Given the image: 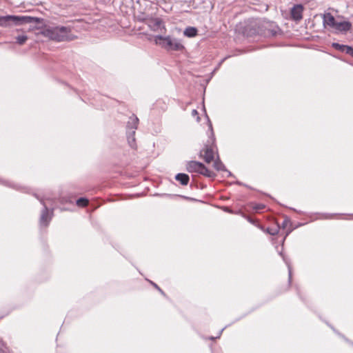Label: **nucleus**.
Here are the masks:
<instances>
[{"label":"nucleus","instance_id":"obj_23","mask_svg":"<svg viewBox=\"0 0 353 353\" xmlns=\"http://www.w3.org/2000/svg\"><path fill=\"white\" fill-rule=\"evenodd\" d=\"M161 24V20L159 19H157L155 20V25L157 26V27H159Z\"/></svg>","mask_w":353,"mask_h":353},{"label":"nucleus","instance_id":"obj_17","mask_svg":"<svg viewBox=\"0 0 353 353\" xmlns=\"http://www.w3.org/2000/svg\"><path fill=\"white\" fill-rule=\"evenodd\" d=\"M27 39L28 37L26 35H19L16 38L17 43L19 45L23 44L27 41Z\"/></svg>","mask_w":353,"mask_h":353},{"label":"nucleus","instance_id":"obj_19","mask_svg":"<svg viewBox=\"0 0 353 353\" xmlns=\"http://www.w3.org/2000/svg\"><path fill=\"white\" fill-rule=\"evenodd\" d=\"M343 52L353 57V48L352 47L346 46Z\"/></svg>","mask_w":353,"mask_h":353},{"label":"nucleus","instance_id":"obj_12","mask_svg":"<svg viewBox=\"0 0 353 353\" xmlns=\"http://www.w3.org/2000/svg\"><path fill=\"white\" fill-rule=\"evenodd\" d=\"M198 30L194 27L189 26L186 28L183 32V34L189 38L194 37L197 35Z\"/></svg>","mask_w":353,"mask_h":353},{"label":"nucleus","instance_id":"obj_5","mask_svg":"<svg viewBox=\"0 0 353 353\" xmlns=\"http://www.w3.org/2000/svg\"><path fill=\"white\" fill-rule=\"evenodd\" d=\"M209 128L211 131L212 137H210L208 141V143L205 145V148L201 151V154L203 155V159L205 161L208 163H210L214 158V143L215 139L214 137V134L212 131V123H209Z\"/></svg>","mask_w":353,"mask_h":353},{"label":"nucleus","instance_id":"obj_3","mask_svg":"<svg viewBox=\"0 0 353 353\" xmlns=\"http://www.w3.org/2000/svg\"><path fill=\"white\" fill-rule=\"evenodd\" d=\"M69 30L65 27H54L46 28L43 34L50 39L63 41L68 39Z\"/></svg>","mask_w":353,"mask_h":353},{"label":"nucleus","instance_id":"obj_8","mask_svg":"<svg viewBox=\"0 0 353 353\" xmlns=\"http://www.w3.org/2000/svg\"><path fill=\"white\" fill-rule=\"evenodd\" d=\"M322 18L324 27L329 26L330 28H332L337 21L334 16L330 12L324 13L322 16Z\"/></svg>","mask_w":353,"mask_h":353},{"label":"nucleus","instance_id":"obj_13","mask_svg":"<svg viewBox=\"0 0 353 353\" xmlns=\"http://www.w3.org/2000/svg\"><path fill=\"white\" fill-rule=\"evenodd\" d=\"M262 230L267 232L268 234L274 236L279 233V228L275 227V228H268L267 229H264L263 227L260 228Z\"/></svg>","mask_w":353,"mask_h":353},{"label":"nucleus","instance_id":"obj_16","mask_svg":"<svg viewBox=\"0 0 353 353\" xmlns=\"http://www.w3.org/2000/svg\"><path fill=\"white\" fill-rule=\"evenodd\" d=\"M88 204V200L85 198H79L77 200V205L80 207H85Z\"/></svg>","mask_w":353,"mask_h":353},{"label":"nucleus","instance_id":"obj_4","mask_svg":"<svg viewBox=\"0 0 353 353\" xmlns=\"http://www.w3.org/2000/svg\"><path fill=\"white\" fill-rule=\"evenodd\" d=\"M186 170L189 172L201 174L208 177H212L214 174L209 170L202 163L196 161H191L187 163Z\"/></svg>","mask_w":353,"mask_h":353},{"label":"nucleus","instance_id":"obj_24","mask_svg":"<svg viewBox=\"0 0 353 353\" xmlns=\"http://www.w3.org/2000/svg\"><path fill=\"white\" fill-rule=\"evenodd\" d=\"M288 224V221L285 220L283 223H282V228H285V226L287 225Z\"/></svg>","mask_w":353,"mask_h":353},{"label":"nucleus","instance_id":"obj_14","mask_svg":"<svg viewBox=\"0 0 353 353\" xmlns=\"http://www.w3.org/2000/svg\"><path fill=\"white\" fill-rule=\"evenodd\" d=\"M127 137H128V141L130 145L132 148H134V146H135V138H134V135H132V131H128L127 132Z\"/></svg>","mask_w":353,"mask_h":353},{"label":"nucleus","instance_id":"obj_20","mask_svg":"<svg viewBox=\"0 0 353 353\" xmlns=\"http://www.w3.org/2000/svg\"><path fill=\"white\" fill-rule=\"evenodd\" d=\"M265 205L263 204H258L256 206L254 207V209L256 211L261 210L265 208Z\"/></svg>","mask_w":353,"mask_h":353},{"label":"nucleus","instance_id":"obj_11","mask_svg":"<svg viewBox=\"0 0 353 353\" xmlns=\"http://www.w3.org/2000/svg\"><path fill=\"white\" fill-rule=\"evenodd\" d=\"M175 179L182 185H187L189 183L190 177L186 174L179 173L175 176Z\"/></svg>","mask_w":353,"mask_h":353},{"label":"nucleus","instance_id":"obj_21","mask_svg":"<svg viewBox=\"0 0 353 353\" xmlns=\"http://www.w3.org/2000/svg\"><path fill=\"white\" fill-rule=\"evenodd\" d=\"M192 115L193 117H196V119H197V121H199L200 118H199V117L198 116V112H197V110H193L192 111Z\"/></svg>","mask_w":353,"mask_h":353},{"label":"nucleus","instance_id":"obj_7","mask_svg":"<svg viewBox=\"0 0 353 353\" xmlns=\"http://www.w3.org/2000/svg\"><path fill=\"white\" fill-rule=\"evenodd\" d=\"M352 23L347 21H337L332 28L336 32L345 33L352 28Z\"/></svg>","mask_w":353,"mask_h":353},{"label":"nucleus","instance_id":"obj_6","mask_svg":"<svg viewBox=\"0 0 353 353\" xmlns=\"http://www.w3.org/2000/svg\"><path fill=\"white\" fill-rule=\"evenodd\" d=\"M304 8L301 4H295L290 10L291 18L296 21H299L303 18V12Z\"/></svg>","mask_w":353,"mask_h":353},{"label":"nucleus","instance_id":"obj_1","mask_svg":"<svg viewBox=\"0 0 353 353\" xmlns=\"http://www.w3.org/2000/svg\"><path fill=\"white\" fill-rule=\"evenodd\" d=\"M154 41L156 44L160 46L167 51L183 52L185 50V46L181 41L171 36L163 37L157 35L154 37Z\"/></svg>","mask_w":353,"mask_h":353},{"label":"nucleus","instance_id":"obj_9","mask_svg":"<svg viewBox=\"0 0 353 353\" xmlns=\"http://www.w3.org/2000/svg\"><path fill=\"white\" fill-rule=\"evenodd\" d=\"M41 203L43 205L44 208L42 210L41 217H40V224L44 226H47L51 219V217H49L48 209L46 204L44 203L43 200H41Z\"/></svg>","mask_w":353,"mask_h":353},{"label":"nucleus","instance_id":"obj_25","mask_svg":"<svg viewBox=\"0 0 353 353\" xmlns=\"http://www.w3.org/2000/svg\"><path fill=\"white\" fill-rule=\"evenodd\" d=\"M288 269H289V280L290 281H291V277H292V272H291V269L290 267H288Z\"/></svg>","mask_w":353,"mask_h":353},{"label":"nucleus","instance_id":"obj_2","mask_svg":"<svg viewBox=\"0 0 353 353\" xmlns=\"http://www.w3.org/2000/svg\"><path fill=\"white\" fill-rule=\"evenodd\" d=\"M39 19L28 16L7 15L0 17V26L7 27L11 25L19 26L25 23H37Z\"/></svg>","mask_w":353,"mask_h":353},{"label":"nucleus","instance_id":"obj_15","mask_svg":"<svg viewBox=\"0 0 353 353\" xmlns=\"http://www.w3.org/2000/svg\"><path fill=\"white\" fill-rule=\"evenodd\" d=\"M213 166L218 171L225 170V165L219 159L214 161Z\"/></svg>","mask_w":353,"mask_h":353},{"label":"nucleus","instance_id":"obj_10","mask_svg":"<svg viewBox=\"0 0 353 353\" xmlns=\"http://www.w3.org/2000/svg\"><path fill=\"white\" fill-rule=\"evenodd\" d=\"M138 123H139V119L137 117L133 115L132 117H130V119H129V121L128 122V125H127V132L128 131H132V135H134L135 130L137 128Z\"/></svg>","mask_w":353,"mask_h":353},{"label":"nucleus","instance_id":"obj_18","mask_svg":"<svg viewBox=\"0 0 353 353\" xmlns=\"http://www.w3.org/2000/svg\"><path fill=\"white\" fill-rule=\"evenodd\" d=\"M332 47L334 49L338 50L343 52L344 50H345V48L346 47V45H342V44L337 43H332Z\"/></svg>","mask_w":353,"mask_h":353},{"label":"nucleus","instance_id":"obj_22","mask_svg":"<svg viewBox=\"0 0 353 353\" xmlns=\"http://www.w3.org/2000/svg\"><path fill=\"white\" fill-rule=\"evenodd\" d=\"M152 284L154 286V288H156L161 294H164L163 292L162 291V290L157 285L155 284L154 283H152Z\"/></svg>","mask_w":353,"mask_h":353}]
</instances>
